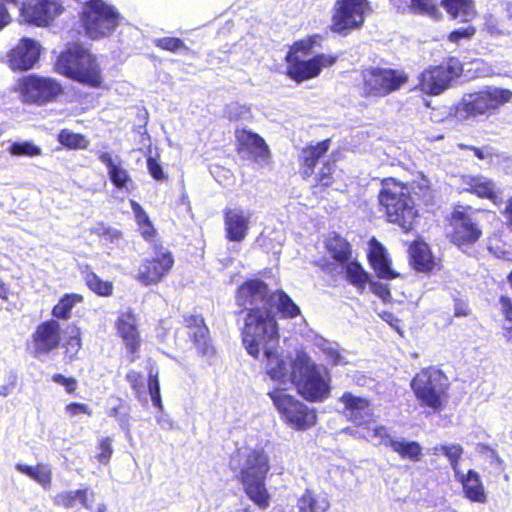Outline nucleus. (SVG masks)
Masks as SVG:
<instances>
[{"instance_id": "8", "label": "nucleus", "mask_w": 512, "mask_h": 512, "mask_svg": "<svg viewBox=\"0 0 512 512\" xmlns=\"http://www.w3.org/2000/svg\"><path fill=\"white\" fill-rule=\"evenodd\" d=\"M282 421L291 429L306 431L317 424V410L281 388L267 393Z\"/></svg>"}, {"instance_id": "52", "label": "nucleus", "mask_w": 512, "mask_h": 512, "mask_svg": "<svg viewBox=\"0 0 512 512\" xmlns=\"http://www.w3.org/2000/svg\"><path fill=\"white\" fill-rule=\"evenodd\" d=\"M297 507L300 512H323L325 510L318 505L316 496L308 490L298 499Z\"/></svg>"}, {"instance_id": "29", "label": "nucleus", "mask_w": 512, "mask_h": 512, "mask_svg": "<svg viewBox=\"0 0 512 512\" xmlns=\"http://www.w3.org/2000/svg\"><path fill=\"white\" fill-rule=\"evenodd\" d=\"M409 262L417 272L430 273L436 266L429 245L423 241H413L409 246Z\"/></svg>"}, {"instance_id": "6", "label": "nucleus", "mask_w": 512, "mask_h": 512, "mask_svg": "<svg viewBox=\"0 0 512 512\" xmlns=\"http://www.w3.org/2000/svg\"><path fill=\"white\" fill-rule=\"evenodd\" d=\"M55 69L59 74L90 87H100L103 81L96 57L79 44L69 46L58 56Z\"/></svg>"}, {"instance_id": "26", "label": "nucleus", "mask_w": 512, "mask_h": 512, "mask_svg": "<svg viewBox=\"0 0 512 512\" xmlns=\"http://www.w3.org/2000/svg\"><path fill=\"white\" fill-rule=\"evenodd\" d=\"M97 156L105 165L109 179L115 187L126 192H131L135 188L132 178L120 161L114 159L110 153L104 151H98Z\"/></svg>"}, {"instance_id": "40", "label": "nucleus", "mask_w": 512, "mask_h": 512, "mask_svg": "<svg viewBox=\"0 0 512 512\" xmlns=\"http://www.w3.org/2000/svg\"><path fill=\"white\" fill-rule=\"evenodd\" d=\"M323 40L324 36L319 33L308 35L294 41L287 53H293V56H299V54L308 55L312 53L314 48L321 47Z\"/></svg>"}, {"instance_id": "43", "label": "nucleus", "mask_w": 512, "mask_h": 512, "mask_svg": "<svg viewBox=\"0 0 512 512\" xmlns=\"http://www.w3.org/2000/svg\"><path fill=\"white\" fill-rule=\"evenodd\" d=\"M336 171V165L330 160L322 162V165L315 175V187H320L322 190L331 187L334 182V174Z\"/></svg>"}, {"instance_id": "44", "label": "nucleus", "mask_w": 512, "mask_h": 512, "mask_svg": "<svg viewBox=\"0 0 512 512\" xmlns=\"http://www.w3.org/2000/svg\"><path fill=\"white\" fill-rule=\"evenodd\" d=\"M130 205H131L132 211L134 213L136 222L139 226L142 236L145 239H150L151 237H153V235L155 233V229L153 228L146 212L134 200H130Z\"/></svg>"}, {"instance_id": "7", "label": "nucleus", "mask_w": 512, "mask_h": 512, "mask_svg": "<svg viewBox=\"0 0 512 512\" xmlns=\"http://www.w3.org/2000/svg\"><path fill=\"white\" fill-rule=\"evenodd\" d=\"M512 98V91L505 88L487 86L482 90L469 93L456 106L455 116L460 120L491 116Z\"/></svg>"}, {"instance_id": "5", "label": "nucleus", "mask_w": 512, "mask_h": 512, "mask_svg": "<svg viewBox=\"0 0 512 512\" xmlns=\"http://www.w3.org/2000/svg\"><path fill=\"white\" fill-rule=\"evenodd\" d=\"M291 367V381L305 400L316 403L330 396V376H324L306 352H297Z\"/></svg>"}, {"instance_id": "57", "label": "nucleus", "mask_w": 512, "mask_h": 512, "mask_svg": "<svg viewBox=\"0 0 512 512\" xmlns=\"http://www.w3.org/2000/svg\"><path fill=\"white\" fill-rule=\"evenodd\" d=\"M53 382L64 387L65 391L69 394H72L76 391L78 383L77 380L73 377H66L62 374H54L52 376Z\"/></svg>"}, {"instance_id": "64", "label": "nucleus", "mask_w": 512, "mask_h": 512, "mask_svg": "<svg viewBox=\"0 0 512 512\" xmlns=\"http://www.w3.org/2000/svg\"><path fill=\"white\" fill-rule=\"evenodd\" d=\"M501 213L505 218L507 228L512 230V197L507 199L506 205Z\"/></svg>"}, {"instance_id": "49", "label": "nucleus", "mask_w": 512, "mask_h": 512, "mask_svg": "<svg viewBox=\"0 0 512 512\" xmlns=\"http://www.w3.org/2000/svg\"><path fill=\"white\" fill-rule=\"evenodd\" d=\"M86 284L96 294L100 296H111L113 293V284L109 281H104L95 273L90 272L85 277Z\"/></svg>"}, {"instance_id": "60", "label": "nucleus", "mask_w": 512, "mask_h": 512, "mask_svg": "<svg viewBox=\"0 0 512 512\" xmlns=\"http://www.w3.org/2000/svg\"><path fill=\"white\" fill-rule=\"evenodd\" d=\"M149 393L151 399L156 407H160V392H159V383L157 376L150 377L149 380Z\"/></svg>"}, {"instance_id": "11", "label": "nucleus", "mask_w": 512, "mask_h": 512, "mask_svg": "<svg viewBox=\"0 0 512 512\" xmlns=\"http://www.w3.org/2000/svg\"><path fill=\"white\" fill-rule=\"evenodd\" d=\"M370 10L368 0H336L332 8L329 30L342 37L359 31L363 28Z\"/></svg>"}, {"instance_id": "45", "label": "nucleus", "mask_w": 512, "mask_h": 512, "mask_svg": "<svg viewBox=\"0 0 512 512\" xmlns=\"http://www.w3.org/2000/svg\"><path fill=\"white\" fill-rule=\"evenodd\" d=\"M82 301V296L78 294H66L64 295L58 304L52 309V314L56 318L66 319L70 316L71 310L76 303Z\"/></svg>"}, {"instance_id": "10", "label": "nucleus", "mask_w": 512, "mask_h": 512, "mask_svg": "<svg viewBox=\"0 0 512 512\" xmlns=\"http://www.w3.org/2000/svg\"><path fill=\"white\" fill-rule=\"evenodd\" d=\"M81 21L85 34L96 40L114 32L120 21V14L115 7L103 0H90L82 8Z\"/></svg>"}, {"instance_id": "4", "label": "nucleus", "mask_w": 512, "mask_h": 512, "mask_svg": "<svg viewBox=\"0 0 512 512\" xmlns=\"http://www.w3.org/2000/svg\"><path fill=\"white\" fill-rule=\"evenodd\" d=\"M270 461L262 449H251L236 476L246 496L261 510L270 506L271 495L266 488V479L270 471Z\"/></svg>"}, {"instance_id": "58", "label": "nucleus", "mask_w": 512, "mask_h": 512, "mask_svg": "<svg viewBox=\"0 0 512 512\" xmlns=\"http://www.w3.org/2000/svg\"><path fill=\"white\" fill-rule=\"evenodd\" d=\"M162 49L177 52L181 49H187V47L183 40L178 37H164L162 38Z\"/></svg>"}, {"instance_id": "63", "label": "nucleus", "mask_w": 512, "mask_h": 512, "mask_svg": "<svg viewBox=\"0 0 512 512\" xmlns=\"http://www.w3.org/2000/svg\"><path fill=\"white\" fill-rule=\"evenodd\" d=\"M100 450L99 460L101 462L108 461L112 454L111 441L109 439L102 440L100 443Z\"/></svg>"}, {"instance_id": "1", "label": "nucleus", "mask_w": 512, "mask_h": 512, "mask_svg": "<svg viewBox=\"0 0 512 512\" xmlns=\"http://www.w3.org/2000/svg\"><path fill=\"white\" fill-rule=\"evenodd\" d=\"M377 201L386 222L399 226L405 233L414 229L418 212L407 183L395 177L380 179Z\"/></svg>"}, {"instance_id": "12", "label": "nucleus", "mask_w": 512, "mask_h": 512, "mask_svg": "<svg viewBox=\"0 0 512 512\" xmlns=\"http://www.w3.org/2000/svg\"><path fill=\"white\" fill-rule=\"evenodd\" d=\"M13 91L23 103L44 105L55 101L63 93V88L54 78L31 74L20 77Z\"/></svg>"}, {"instance_id": "51", "label": "nucleus", "mask_w": 512, "mask_h": 512, "mask_svg": "<svg viewBox=\"0 0 512 512\" xmlns=\"http://www.w3.org/2000/svg\"><path fill=\"white\" fill-rule=\"evenodd\" d=\"M476 33V26L468 24L450 31L447 35V41L453 44H458L463 40L469 41L476 35Z\"/></svg>"}, {"instance_id": "25", "label": "nucleus", "mask_w": 512, "mask_h": 512, "mask_svg": "<svg viewBox=\"0 0 512 512\" xmlns=\"http://www.w3.org/2000/svg\"><path fill=\"white\" fill-rule=\"evenodd\" d=\"M115 328L126 349L132 354L136 353L140 347L136 315L131 310L119 312L115 321Z\"/></svg>"}, {"instance_id": "55", "label": "nucleus", "mask_w": 512, "mask_h": 512, "mask_svg": "<svg viewBox=\"0 0 512 512\" xmlns=\"http://www.w3.org/2000/svg\"><path fill=\"white\" fill-rule=\"evenodd\" d=\"M482 31L491 37H499L504 35V30L502 29L499 21L492 15L485 16Z\"/></svg>"}, {"instance_id": "28", "label": "nucleus", "mask_w": 512, "mask_h": 512, "mask_svg": "<svg viewBox=\"0 0 512 512\" xmlns=\"http://www.w3.org/2000/svg\"><path fill=\"white\" fill-rule=\"evenodd\" d=\"M461 483L464 497L471 502L484 504L487 502V494L479 473L474 469H469L465 474L459 472L455 476Z\"/></svg>"}, {"instance_id": "46", "label": "nucleus", "mask_w": 512, "mask_h": 512, "mask_svg": "<svg viewBox=\"0 0 512 512\" xmlns=\"http://www.w3.org/2000/svg\"><path fill=\"white\" fill-rule=\"evenodd\" d=\"M66 333L68 334V338L64 343L66 356L72 360L78 354L81 349V332L78 327L75 325L67 326Z\"/></svg>"}, {"instance_id": "17", "label": "nucleus", "mask_w": 512, "mask_h": 512, "mask_svg": "<svg viewBox=\"0 0 512 512\" xmlns=\"http://www.w3.org/2000/svg\"><path fill=\"white\" fill-rule=\"evenodd\" d=\"M42 47L31 38H22L6 55V64L13 71H28L40 58Z\"/></svg>"}, {"instance_id": "47", "label": "nucleus", "mask_w": 512, "mask_h": 512, "mask_svg": "<svg viewBox=\"0 0 512 512\" xmlns=\"http://www.w3.org/2000/svg\"><path fill=\"white\" fill-rule=\"evenodd\" d=\"M160 262L157 260L148 261L143 264L138 273V279L145 285L156 284L160 279Z\"/></svg>"}, {"instance_id": "19", "label": "nucleus", "mask_w": 512, "mask_h": 512, "mask_svg": "<svg viewBox=\"0 0 512 512\" xmlns=\"http://www.w3.org/2000/svg\"><path fill=\"white\" fill-rule=\"evenodd\" d=\"M182 323L185 329H187V336L189 341L193 344L199 354L210 355L215 353V348L210 335V329L203 315H184Z\"/></svg>"}, {"instance_id": "53", "label": "nucleus", "mask_w": 512, "mask_h": 512, "mask_svg": "<svg viewBox=\"0 0 512 512\" xmlns=\"http://www.w3.org/2000/svg\"><path fill=\"white\" fill-rule=\"evenodd\" d=\"M65 415L70 420L80 419L81 416L92 415V410L87 404L84 403H78V402H71L67 404L64 408Z\"/></svg>"}, {"instance_id": "18", "label": "nucleus", "mask_w": 512, "mask_h": 512, "mask_svg": "<svg viewBox=\"0 0 512 512\" xmlns=\"http://www.w3.org/2000/svg\"><path fill=\"white\" fill-rule=\"evenodd\" d=\"M62 12L60 0H27L20 7L23 20L36 26H47Z\"/></svg>"}, {"instance_id": "30", "label": "nucleus", "mask_w": 512, "mask_h": 512, "mask_svg": "<svg viewBox=\"0 0 512 512\" xmlns=\"http://www.w3.org/2000/svg\"><path fill=\"white\" fill-rule=\"evenodd\" d=\"M235 137L238 143V150H248L256 158L268 159L270 150L265 140L257 133L247 129L236 130Z\"/></svg>"}, {"instance_id": "36", "label": "nucleus", "mask_w": 512, "mask_h": 512, "mask_svg": "<svg viewBox=\"0 0 512 512\" xmlns=\"http://www.w3.org/2000/svg\"><path fill=\"white\" fill-rule=\"evenodd\" d=\"M388 447L403 460L418 462L423 456L422 446L414 440H389Z\"/></svg>"}, {"instance_id": "24", "label": "nucleus", "mask_w": 512, "mask_h": 512, "mask_svg": "<svg viewBox=\"0 0 512 512\" xmlns=\"http://www.w3.org/2000/svg\"><path fill=\"white\" fill-rule=\"evenodd\" d=\"M225 238L231 242H241L248 235L250 218L240 208L223 210Z\"/></svg>"}, {"instance_id": "2", "label": "nucleus", "mask_w": 512, "mask_h": 512, "mask_svg": "<svg viewBox=\"0 0 512 512\" xmlns=\"http://www.w3.org/2000/svg\"><path fill=\"white\" fill-rule=\"evenodd\" d=\"M410 388L420 407L439 414L446 409L451 397V382L439 367L421 368L410 381Z\"/></svg>"}, {"instance_id": "3", "label": "nucleus", "mask_w": 512, "mask_h": 512, "mask_svg": "<svg viewBox=\"0 0 512 512\" xmlns=\"http://www.w3.org/2000/svg\"><path fill=\"white\" fill-rule=\"evenodd\" d=\"M243 325L240 328L241 341L247 353L259 359L261 348L277 344L279 329L271 307H250L243 313Z\"/></svg>"}, {"instance_id": "37", "label": "nucleus", "mask_w": 512, "mask_h": 512, "mask_svg": "<svg viewBox=\"0 0 512 512\" xmlns=\"http://www.w3.org/2000/svg\"><path fill=\"white\" fill-rule=\"evenodd\" d=\"M345 268V275L348 282L356 287V289L361 293L366 287V284L369 282V273L362 267V265L357 261L350 260L349 262L343 264Z\"/></svg>"}, {"instance_id": "61", "label": "nucleus", "mask_w": 512, "mask_h": 512, "mask_svg": "<svg viewBox=\"0 0 512 512\" xmlns=\"http://www.w3.org/2000/svg\"><path fill=\"white\" fill-rule=\"evenodd\" d=\"M372 434L374 437L380 438V443L385 447H388L389 440H394L390 437L387 428L383 425L374 427Z\"/></svg>"}, {"instance_id": "22", "label": "nucleus", "mask_w": 512, "mask_h": 512, "mask_svg": "<svg viewBox=\"0 0 512 512\" xmlns=\"http://www.w3.org/2000/svg\"><path fill=\"white\" fill-rule=\"evenodd\" d=\"M368 246L367 258L378 278L392 280L400 277V273L391 268V259L380 241L373 237Z\"/></svg>"}, {"instance_id": "20", "label": "nucleus", "mask_w": 512, "mask_h": 512, "mask_svg": "<svg viewBox=\"0 0 512 512\" xmlns=\"http://www.w3.org/2000/svg\"><path fill=\"white\" fill-rule=\"evenodd\" d=\"M61 341L60 324L56 320L45 321L33 333V347L36 357L56 349Z\"/></svg>"}, {"instance_id": "35", "label": "nucleus", "mask_w": 512, "mask_h": 512, "mask_svg": "<svg viewBox=\"0 0 512 512\" xmlns=\"http://www.w3.org/2000/svg\"><path fill=\"white\" fill-rule=\"evenodd\" d=\"M274 345L271 344L261 348L265 356V368L271 379L282 380L287 375V364L274 349Z\"/></svg>"}, {"instance_id": "39", "label": "nucleus", "mask_w": 512, "mask_h": 512, "mask_svg": "<svg viewBox=\"0 0 512 512\" xmlns=\"http://www.w3.org/2000/svg\"><path fill=\"white\" fill-rule=\"evenodd\" d=\"M442 453L449 461V464L454 472L455 476L459 475L460 472V461L464 453L463 447L458 443L442 444L433 448V453Z\"/></svg>"}, {"instance_id": "38", "label": "nucleus", "mask_w": 512, "mask_h": 512, "mask_svg": "<svg viewBox=\"0 0 512 512\" xmlns=\"http://www.w3.org/2000/svg\"><path fill=\"white\" fill-rule=\"evenodd\" d=\"M88 489H79L72 491H63L55 495L53 502L57 506L72 508L75 503L80 502L85 508L90 509L91 504L88 502Z\"/></svg>"}, {"instance_id": "56", "label": "nucleus", "mask_w": 512, "mask_h": 512, "mask_svg": "<svg viewBox=\"0 0 512 512\" xmlns=\"http://www.w3.org/2000/svg\"><path fill=\"white\" fill-rule=\"evenodd\" d=\"M370 289L373 294H375L377 297H379L384 302H389L392 298L388 284L378 282V281H371Z\"/></svg>"}, {"instance_id": "32", "label": "nucleus", "mask_w": 512, "mask_h": 512, "mask_svg": "<svg viewBox=\"0 0 512 512\" xmlns=\"http://www.w3.org/2000/svg\"><path fill=\"white\" fill-rule=\"evenodd\" d=\"M398 13L435 16L439 13L432 0H389Z\"/></svg>"}, {"instance_id": "42", "label": "nucleus", "mask_w": 512, "mask_h": 512, "mask_svg": "<svg viewBox=\"0 0 512 512\" xmlns=\"http://www.w3.org/2000/svg\"><path fill=\"white\" fill-rule=\"evenodd\" d=\"M499 304L500 313L504 320L502 335L506 342L512 343V299L507 295H501Z\"/></svg>"}, {"instance_id": "31", "label": "nucleus", "mask_w": 512, "mask_h": 512, "mask_svg": "<svg viewBox=\"0 0 512 512\" xmlns=\"http://www.w3.org/2000/svg\"><path fill=\"white\" fill-rule=\"evenodd\" d=\"M440 5L450 19L460 23H469L478 15L473 0H441Z\"/></svg>"}, {"instance_id": "23", "label": "nucleus", "mask_w": 512, "mask_h": 512, "mask_svg": "<svg viewBox=\"0 0 512 512\" xmlns=\"http://www.w3.org/2000/svg\"><path fill=\"white\" fill-rule=\"evenodd\" d=\"M331 145V139L326 138L316 144L304 146L298 156L299 172L301 177L306 180L315 174V168L321 158L328 152Z\"/></svg>"}, {"instance_id": "13", "label": "nucleus", "mask_w": 512, "mask_h": 512, "mask_svg": "<svg viewBox=\"0 0 512 512\" xmlns=\"http://www.w3.org/2000/svg\"><path fill=\"white\" fill-rule=\"evenodd\" d=\"M462 71L460 61L455 57H448L438 65L425 68L418 76L416 89L429 96L440 95Z\"/></svg>"}, {"instance_id": "41", "label": "nucleus", "mask_w": 512, "mask_h": 512, "mask_svg": "<svg viewBox=\"0 0 512 512\" xmlns=\"http://www.w3.org/2000/svg\"><path fill=\"white\" fill-rule=\"evenodd\" d=\"M58 142L68 149H87L89 140L85 135L75 133L69 129H62L57 137Z\"/></svg>"}, {"instance_id": "50", "label": "nucleus", "mask_w": 512, "mask_h": 512, "mask_svg": "<svg viewBox=\"0 0 512 512\" xmlns=\"http://www.w3.org/2000/svg\"><path fill=\"white\" fill-rule=\"evenodd\" d=\"M91 233L99 237L103 244H117L121 239V232L110 226L99 223L91 228Z\"/></svg>"}, {"instance_id": "59", "label": "nucleus", "mask_w": 512, "mask_h": 512, "mask_svg": "<svg viewBox=\"0 0 512 512\" xmlns=\"http://www.w3.org/2000/svg\"><path fill=\"white\" fill-rule=\"evenodd\" d=\"M324 353L329 364L333 366H338L345 363L344 357L337 349L327 348L324 350Z\"/></svg>"}, {"instance_id": "15", "label": "nucleus", "mask_w": 512, "mask_h": 512, "mask_svg": "<svg viewBox=\"0 0 512 512\" xmlns=\"http://www.w3.org/2000/svg\"><path fill=\"white\" fill-rule=\"evenodd\" d=\"M336 61L337 56L324 53L315 54L308 59L293 56V53H286L284 74L290 80L300 84L318 77L323 68L333 66Z\"/></svg>"}, {"instance_id": "33", "label": "nucleus", "mask_w": 512, "mask_h": 512, "mask_svg": "<svg viewBox=\"0 0 512 512\" xmlns=\"http://www.w3.org/2000/svg\"><path fill=\"white\" fill-rule=\"evenodd\" d=\"M325 248L331 257L340 264L349 262L352 258V246L349 241L338 233H332L325 240Z\"/></svg>"}, {"instance_id": "54", "label": "nucleus", "mask_w": 512, "mask_h": 512, "mask_svg": "<svg viewBox=\"0 0 512 512\" xmlns=\"http://www.w3.org/2000/svg\"><path fill=\"white\" fill-rule=\"evenodd\" d=\"M33 480L40 484L43 488H49L52 481L51 467L44 463L37 464V469Z\"/></svg>"}, {"instance_id": "62", "label": "nucleus", "mask_w": 512, "mask_h": 512, "mask_svg": "<svg viewBox=\"0 0 512 512\" xmlns=\"http://www.w3.org/2000/svg\"><path fill=\"white\" fill-rule=\"evenodd\" d=\"M454 304V316L455 317H466L470 315L471 309L469 308L468 304L461 300L456 298Z\"/></svg>"}, {"instance_id": "34", "label": "nucleus", "mask_w": 512, "mask_h": 512, "mask_svg": "<svg viewBox=\"0 0 512 512\" xmlns=\"http://www.w3.org/2000/svg\"><path fill=\"white\" fill-rule=\"evenodd\" d=\"M268 304L275 306L282 318L293 319L298 317L301 313L298 305L282 289L271 291Z\"/></svg>"}, {"instance_id": "27", "label": "nucleus", "mask_w": 512, "mask_h": 512, "mask_svg": "<svg viewBox=\"0 0 512 512\" xmlns=\"http://www.w3.org/2000/svg\"><path fill=\"white\" fill-rule=\"evenodd\" d=\"M466 185L464 191L481 199H488L494 205H500L502 198L498 195L495 183L482 175H468L462 178Z\"/></svg>"}, {"instance_id": "9", "label": "nucleus", "mask_w": 512, "mask_h": 512, "mask_svg": "<svg viewBox=\"0 0 512 512\" xmlns=\"http://www.w3.org/2000/svg\"><path fill=\"white\" fill-rule=\"evenodd\" d=\"M404 70L369 66L361 69L360 96L366 99L386 97L400 90L408 82Z\"/></svg>"}, {"instance_id": "21", "label": "nucleus", "mask_w": 512, "mask_h": 512, "mask_svg": "<svg viewBox=\"0 0 512 512\" xmlns=\"http://www.w3.org/2000/svg\"><path fill=\"white\" fill-rule=\"evenodd\" d=\"M339 402L343 404V414L357 426L368 424L372 420L371 401L351 392H344Z\"/></svg>"}, {"instance_id": "16", "label": "nucleus", "mask_w": 512, "mask_h": 512, "mask_svg": "<svg viewBox=\"0 0 512 512\" xmlns=\"http://www.w3.org/2000/svg\"><path fill=\"white\" fill-rule=\"evenodd\" d=\"M271 291L266 282L258 278H249L241 283L235 291V303L242 309L235 312L239 315L246 312L250 307H266L269 303Z\"/></svg>"}, {"instance_id": "48", "label": "nucleus", "mask_w": 512, "mask_h": 512, "mask_svg": "<svg viewBox=\"0 0 512 512\" xmlns=\"http://www.w3.org/2000/svg\"><path fill=\"white\" fill-rule=\"evenodd\" d=\"M7 150L12 156L36 157L42 154V149L31 141L13 142Z\"/></svg>"}, {"instance_id": "14", "label": "nucleus", "mask_w": 512, "mask_h": 512, "mask_svg": "<svg viewBox=\"0 0 512 512\" xmlns=\"http://www.w3.org/2000/svg\"><path fill=\"white\" fill-rule=\"evenodd\" d=\"M471 209V206H457L447 217L446 237L458 248L471 247L482 237L480 225L469 213Z\"/></svg>"}]
</instances>
